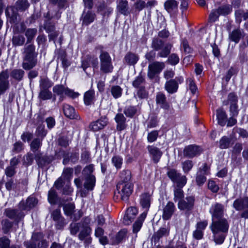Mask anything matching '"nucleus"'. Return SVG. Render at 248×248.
Returning a JSON list of instances; mask_svg holds the SVG:
<instances>
[{
  "mask_svg": "<svg viewBox=\"0 0 248 248\" xmlns=\"http://www.w3.org/2000/svg\"><path fill=\"white\" fill-rule=\"evenodd\" d=\"M229 228V223L225 218L212 220L210 228L213 233L214 242L216 244H222L225 240V235Z\"/></svg>",
  "mask_w": 248,
  "mask_h": 248,
  "instance_id": "f257e3e1",
  "label": "nucleus"
},
{
  "mask_svg": "<svg viewBox=\"0 0 248 248\" xmlns=\"http://www.w3.org/2000/svg\"><path fill=\"white\" fill-rule=\"evenodd\" d=\"M23 60L22 67L25 70L32 68L36 64L37 53L35 52V46L31 43H26L23 48Z\"/></svg>",
  "mask_w": 248,
  "mask_h": 248,
  "instance_id": "f03ea898",
  "label": "nucleus"
},
{
  "mask_svg": "<svg viewBox=\"0 0 248 248\" xmlns=\"http://www.w3.org/2000/svg\"><path fill=\"white\" fill-rule=\"evenodd\" d=\"M151 46L155 50H160L157 53V56L161 58L168 57L172 47V44L169 43L164 44L162 40L158 38L153 39Z\"/></svg>",
  "mask_w": 248,
  "mask_h": 248,
  "instance_id": "7ed1b4c3",
  "label": "nucleus"
},
{
  "mask_svg": "<svg viewBox=\"0 0 248 248\" xmlns=\"http://www.w3.org/2000/svg\"><path fill=\"white\" fill-rule=\"evenodd\" d=\"M48 246V242L41 232L33 233L31 241L26 244V248H47Z\"/></svg>",
  "mask_w": 248,
  "mask_h": 248,
  "instance_id": "20e7f679",
  "label": "nucleus"
},
{
  "mask_svg": "<svg viewBox=\"0 0 248 248\" xmlns=\"http://www.w3.org/2000/svg\"><path fill=\"white\" fill-rule=\"evenodd\" d=\"M99 59L101 71L105 73L112 72L113 66L109 54L107 52L101 51Z\"/></svg>",
  "mask_w": 248,
  "mask_h": 248,
  "instance_id": "39448f33",
  "label": "nucleus"
},
{
  "mask_svg": "<svg viewBox=\"0 0 248 248\" xmlns=\"http://www.w3.org/2000/svg\"><path fill=\"white\" fill-rule=\"evenodd\" d=\"M90 222L89 218H86L84 221L82 222V228L78 235L80 240L84 241L85 245L91 244L92 239L90 237V233L92 232V229L89 227V224Z\"/></svg>",
  "mask_w": 248,
  "mask_h": 248,
  "instance_id": "423d86ee",
  "label": "nucleus"
},
{
  "mask_svg": "<svg viewBox=\"0 0 248 248\" xmlns=\"http://www.w3.org/2000/svg\"><path fill=\"white\" fill-rule=\"evenodd\" d=\"M133 186L130 183H118L117 190L122 200L127 201L133 191Z\"/></svg>",
  "mask_w": 248,
  "mask_h": 248,
  "instance_id": "0eeeda50",
  "label": "nucleus"
},
{
  "mask_svg": "<svg viewBox=\"0 0 248 248\" xmlns=\"http://www.w3.org/2000/svg\"><path fill=\"white\" fill-rule=\"evenodd\" d=\"M167 176L177 186L183 187L186 183L187 179L184 175H182L175 169H170L167 172Z\"/></svg>",
  "mask_w": 248,
  "mask_h": 248,
  "instance_id": "6e6552de",
  "label": "nucleus"
},
{
  "mask_svg": "<svg viewBox=\"0 0 248 248\" xmlns=\"http://www.w3.org/2000/svg\"><path fill=\"white\" fill-rule=\"evenodd\" d=\"M209 213L211 215L212 220L224 218V206L218 202L212 204L209 209Z\"/></svg>",
  "mask_w": 248,
  "mask_h": 248,
  "instance_id": "1a4fd4ad",
  "label": "nucleus"
},
{
  "mask_svg": "<svg viewBox=\"0 0 248 248\" xmlns=\"http://www.w3.org/2000/svg\"><path fill=\"white\" fill-rule=\"evenodd\" d=\"M54 93L58 95L62 96L63 94L67 95L73 98L77 97L79 95L78 93L74 92L73 91L65 87L62 85H56L53 88Z\"/></svg>",
  "mask_w": 248,
  "mask_h": 248,
  "instance_id": "9d476101",
  "label": "nucleus"
},
{
  "mask_svg": "<svg viewBox=\"0 0 248 248\" xmlns=\"http://www.w3.org/2000/svg\"><path fill=\"white\" fill-rule=\"evenodd\" d=\"M195 201L194 196H187L178 202V208L181 210L190 211L193 209Z\"/></svg>",
  "mask_w": 248,
  "mask_h": 248,
  "instance_id": "9b49d317",
  "label": "nucleus"
},
{
  "mask_svg": "<svg viewBox=\"0 0 248 248\" xmlns=\"http://www.w3.org/2000/svg\"><path fill=\"white\" fill-rule=\"evenodd\" d=\"M202 152V149L200 146L193 144L185 147L183 151V155L186 157L192 158L199 155Z\"/></svg>",
  "mask_w": 248,
  "mask_h": 248,
  "instance_id": "f8f14e48",
  "label": "nucleus"
},
{
  "mask_svg": "<svg viewBox=\"0 0 248 248\" xmlns=\"http://www.w3.org/2000/svg\"><path fill=\"white\" fill-rule=\"evenodd\" d=\"M51 216L53 220L55 222V226L57 229L62 230L66 225L67 222L62 216L60 209L54 210L52 212Z\"/></svg>",
  "mask_w": 248,
  "mask_h": 248,
  "instance_id": "ddd939ff",
  "label": "nucleus"
},
{
  "mask_svg": "<svg viewBox=\"0 0 248 248\" xmlns=\"http://www.w3.org/2000/svg\"><path fill=\"white\" fill-rule=\"evenodd\" d=\"M163 62H155L150 64L148 66V77L150 79L154 78L155 75L161 72L164 67Z\"/></svg>",
  "mask_w": 248,
  "mask_h": 248,
  "instance_id": "4468645a",
  "label": "nucleus"
},
{
  "mask_svg": "<svg viewBox=\"0 0 248 248\" xmlns=\"http://www.w3.org/2000/svg\"><path fill=\"white\" fill-rule=\"evenodd\" d=\"M184 79L182 77H176L174 79H170L166 82L165 88L170 93H175L178 88V84L183 82Z\"/></svg>",
  "mask_w": 248,
  "mask_h": 248,
  "instance_id": "2eb2a0df",
  "label": "nucleus"
},
{
  "mask_svg": "<svg viewBox=\"0 0 248 248\" xmlns=\"http://www.w3.org/2000/svg\"><path fill=\"white\" fill-rule=\"evenodd\" d=\"M232 206L238 211L248 209V197L245 196L236 199L233 202Z\"/></svg>",
  "mask_w": 248,
  "mask_h": 248,
  "instance_id": "dca6fc26",
  "label": "nucleus"
},
{
  "mask_svg": "<svg viewBox=\"0 0 248 248\" xmlns=\"http://www.w3.org/2000/svg\"><path fill=\"white\" fill-rule=\"evenodd\" d=\"M4 214L7 217L12 219H15L17 223L23 218L24 216L23 213L19 212L18 210L10 208L5 209Z\"/></svg>",
  "mask_w": 248,
  "mask_h": 248,
  "instance_id": "f3484780",
  "label": "nucleus"
},
{
  "mask_svg": "<svg viewBox=\"0 0 248 248\" xmlns=\"http://www.w3.org/2000/svg\"><path fill=\"white\" fill-rule=\"evenodd\" d=\"M138 213L136 208L131 207L127 209L123 218V222L125 225L130 224L135 219Z\"/></svg>",
  "mask_w": 248,
  "mask_h": 248,
  "instance_id": "a211bd4d",
  "label": "nucleus"
},
{
  "mask_svg": "<svg viewBox=\"0 0 248 248\" xmlns=\"http://www.w3.org/2000/svg\"><path fill=\"white\" fill-rule=\"evenodd\" d=\"M96 17L95 14L91 11H84L81 20L83 25L88 26L93 22Z\"/></svg>",
  "mask_w": 248,
  "mask_h": 248,
  "instance_id": "6ab92c4d",
  "label": "nucleus"
},
{
  "mask_svg": "<svg viewBox=\"0 0 248 248\" xmlns=\"http://www.w3.org/2000/svg\"><path fill=\"white\" fill-rule=\"evenodd\" d=\"M37 203V199L34 197H29L26 202H21L19 204V208L24 210H30L34 207Z\"/></svg>",
  "mask_w": 248,
  "mask_h": 248,
  "instance_id": "aec40b11",
  "label": "nucleus"
},
{
  "mask_svg": "<svg viewBox=\"0 0 248 248\" xmlns=\"http://www.w3.org/2000/svg\"><path fill=\"white\" fill-rule=\"evenodd\" d=\"M175 210V206L172 202H169L163 209L162 218L164 220L169 219Z\"/></svg>",
  "mask_w": 248,
  "mask_h": 248,
  "instance_id": "412c9836",
  "label": "nucleus"
},
{
  "mask_svg": "<svg viewBox=\"0 0 248 248\" xmlns=\"http://www.w3.org/2000/svg\"><path fill=\"white\" fill-rule=\"evenodd\" d=\"M234 141L235 140L231 136H224L220 139L218 146L221 149H228L234 144Z\"/></svg>",
  "mask_w": 248,
  "mask_h": 248,
  "instance_id": "4be33fe9",
  "label": "nucleus"
},
{
  "mask_svg": "<svg viewBox=\"0 0 248 248\" xmlns=\"http://www.w3.org/2000/svg\"><path fill=\"white\" fill-rule=\"evenodd\" d=\"M108 119L106 117H102L100 119L91 124L90 127L94 131H97L103 129L108 124Z\"/></svg>",
  "mask_w": 248,
  "mask_h": 248,
  "instance_id": "5701e85b",
  "label": "nucleus"
},
{
  "mask_svg": "<svg viewBox=\"0 0 248 248\" xmlns=\"http://www.w3.org/2000/svg\"><path fill=\"white\" fill-rule=\"evenodd\" d=\"M34 158L37 164L40 167H43L46 164L50 163L53 159L52 157L43 156L42 154L39 152L35 155Z\"/></svg>",
  "mask_w": 248,
  "mask_h": 248,
  "instance_id": "b1692460",
  "label": "nucleus"
},
{
  "mask_svg": "<svg viewBox=\"0 0 248 248\" xmlns=\"http://www.w3.org/2000/svg\"><path fill=\"white\" fill-rule=\"evenodd\" d=\"M63 112L65 116L69 119H79V116L75 112V108L68 104H64L63 105Z\"/></svg>",
  "mask_w": 248,
  "mask_h": 248,
  "instance_id": "393cba45",
  "label": "nucleus"
},
{
  "mask_svg": "<svg viewBox=\"0 0 248 248\" xmlns=\"http://www.w3.org/2000/svg\"><path fill=\"white\" fill-rule=\"evenodd\" d=\"M147 149L154 162L155 163H157L162 156L161 151L159 149L154 146H148Z\"/></svg>",
  "mask_w": 248,
  "mask_h": 248,
  "instance_id": "a878e982",
  "label": "nucleus"
},
{
  "mask_svg": "<svg viewBox=\"0 0 248 248\" xmlns=\"http://www.w3.org/2000/svg\"><path fill=\"white\" fill-rule=\"evenodd\" d=\"M127 231L122 230L119 232L114 236L110 238L111 244L117 245L121 243L126 237Z\"/></svg>",
  "mask_w": 248,
  "mask_h": 248,
  "instance_id": "bb28decb",
  "label": "nucleus"
},
{
  "mask_svg": "<svg viewBox=\"0 0 248 248\" xmlns=\"http://www.w3.org/2000/svg\"><path fill=\"white\" fill-rule=\"evenodd\" d=\"M151 199V195L146 193L141 194L140 197V204L146 213L150 206Z\"/></svg>",
  "mask_w": 248,
  "mask_h": 248,
  "instance_id": "cd10ccee",
  "label": "nucleus"
},
{
  "mask_svg": "<svg viewBox=\"0 0 248 248\" xmlns=\"http://www.w3.org/2000/svg\"><path fill=\"white\" fill-rule=\"evenodd\" d=\"M17 11L19 10L14 6L9 7L6 9L5 14L10 18V22L11 23H15L17 21Z\"/></svg>",
  "mask_w": 248,
  "mask_h": 248,
  "instance_id": "c85d7f7f",
  "label": "nucleus"
},
{
  "mask_svg": "<svg viewBox=\"0 0 248 248\" xmlns=\"http://www.w3.org/2000/svg\"><path fill=\"white\" fill-rule=\"evenodd\" d=\"M156 102L161 108L165 109H168L170 108L169 104L166 101L165 95L162 93H158L156 94Z\"/></svg>",
  "mask_w": 248,
  "mask_h": 248,
  "instance_id": "c756f323",
  "label": "nucleus"
},
{
  "mask_svg": "<svg viewBox=\"0 0 248 248\" xmlns=\"http://www.w3.org/2000/svg\"><path fill=\"white\" fill-rule=\"evenodd\" d=\"M146 217V212H143L133 225V232L137 233L140 229L143 222Z\"/></svg>",
  "mask_w": 248,
  "mask_h": 248,
  "instance_id": "7c9ffc66",
  "label": "nucleus"
},
{
  "mask_svg": "<svg viewBox=\"0 0 248 248\" xmlns=\"http://www.w3.org/2000/svg\"><path fill=\"white\" fill-rule=\"evenodd\" d=\"M95 101V92L93 90H90L85 93L84 101L86 105H90Z\"/></svg>",
  "mask_w": 248,
  "mask_h": 248,
  "instance_id": "2f4dec72",
  "label": "nucleus"
},
{
  "mask_svg": "<svg viewBox=\"0 0 248 248\" xmlns=\"http://www.w3.org/2000/svg\"><path fill=\"white\" fill-rule=\"evenodd\" d=\"M242 32V31L239 28L234 29L229 33V39L232 41L237 43L241 39Z\"/></svg>",
  "mask_w": 248,
  "mask_h": 248,
  "instance_id": "473e14b6",
  "label": "nucleus"
},
{
  "mask_svg": "<svg viewBox=\"0 0 248 248\" xmlns=\"http://www.w3.org/2000/svg\"><path fill=\"white\" fill-rule=\"evenodd\" d=\"M164 6L169 13L174 12L177 10L178 3L175 0H168L165 2Z\"/></svg>",
  "mask_w": 248,
  "mask_h": 248,
  "instance_id": "72a5a7b5",
  "label": "nucleus"
},
{
  "mask_svg": "<svg viewBox=\"0 0 248 248\" xmlns=\"http://www.w3.org/2000/svg\"><path fill=\"white\" fill-rule=\"evenodd\" d=\"M37 33L36 28H28L25 31V35L27 38L26 43H31Z\"/></svg>",
  "mask_w": 248,
  "mask_h": 248,
  "instance_id": "f704fd0d",
  "label": "nucleus"
},
{
  "mask_svg": "<svg viewBox=\"0 0 248 248\" xmlns=\"http://www.w3.org/2000/svg\"><path fill=\"white\" fill-rule=\"evenodd\" d=\"M139 59L138 55L131 52L127 53L124 58L125 62L129 65H135Z\"/></svg>",
  "mask_w": 248,
  "mask_h": 248,
  "instance_id": "c9c22d12",
  "label": "nucleus"
},
{
  "mask_svg": "<svg viewBox=\"0 0 248 248\" xmlns=\"http://www.w3.org/2000/svg\"><path fill=\"white\" fill-rule=\"evenodd\" d=\"M217 117L218 124L221 126H224L227 118L226 112L222 109H218L217 110Z\"/></svg>",
  "mask_w": 248,
  "mask_h": 248,
  "instance_id": "e433bc0d",
  "label": "nucleus"
},
{
  "mask_svg": "<svg viewBox=\"0 0 248 248\" xmlns=\"http://www.w3.org/2000/svg\"><path fill=\"white\" fill-rule=\"evenodd\" d=\"M170 232V227H162L160 228L154 235L155 240H158L160 238L164 236H168Z\"/></svg>",
  "mask_w": 248,
  "mask_h": 248,
  "instance_id": "4c0bfd02",
  "label": "nucleus"
},
{
  "mask_svg": "<svg viewBox=\"0 0 248 248\" xmlns=\"http://www.w3.org/2000/svg\"><path fill=\"white\" fill-rule=\"evenodd\" d=\"M25 74L24 71L20 69H14L10 73L12 78L17 81L22 80Z\"/></svg>",
  "mask_w": 248,
  "mask_h": 248,
  "instance_id": "58836bf2",
  "label": "nucleus"
},
{
  "mask_svg": "<svg viewBox=\"0 0 248 248\" xmlns=\"http://www.w3.org/2000/svg\"><path fill=\"white\" fill-rule=\"evenodd\" d=\"M95 184V177L93 175H90L86 178L84 183V187L88 190H92L93 189Z\"/></svg>",
  "mask_w": 248,
  "mask_h": 248,
  "instance_id": "ea45409f",
  "label": "nucleus"
},
{
  "mask_svg": "<svg viewBox=\"0 0 248 248\" xmlns=\"http://www.w3.org/2000/svg\"><path fill=\"white\" fill-rule=\"evenodd\" d=\"M53 85V83L47 77L41 78L39 81V87L40 89L48 90Z\"/></svg>",
  "mask_w": 248,
  "mask_h": 248,
  "instance_id": "a19ab883",
  "label": "nucleus"
},
{
  "mask_svg": "<svg viewBox=\"0 0 248 248\" xmlns=\"http://www.w3.org/2000/svg\"><path fill=\"white\" fill-rule=\"evenodd\" d=\"M183 187L175 186L174 188V202H179L180 200L184 198V193L182 188Z\"/></svg>",
  "mask_w": 248,
  "mask_h": 248,
  "instance_id": "79ce46f5",
  "label": "nucleus"
},
{
  "mask_svg": "<svg viewBox=\"0 0 248 248\" xmlns=\"http://www.w3.org/2000/svg\"><path fill=\"white\" fill-rule=\"evenodd\" d=\"M120 178L121 181L119 183H127L131 179V171L128 170H124L120 173Z\"/></svg>",
  "mask_w": 248,
  "mask_h": 248,
  "instance_id": "37998d69",
  "label": "nucleus"
},
{
  "mask_svg": "<svg viewBox=\"0 0 248 248\" xmlns=\"http://www.w3.org/2000/svg\"><path fill=\"white\" fill-rule=\"evenodd\" d=\"M119 11L122 14L126 15L128 14V1L127 0H120L118 6Z\"/></svg>",
  "mask_w": 248,
  "mask_h": 248,
  "instance_id": "c03bdc74",
  "label": "nucleus"
},
{
  "mask_svg": "<svg viewBox=\"0 0 248 248\" xmlns=\"http://www.w3.org/2000/svg\"><path fill=\"white\" fill-rule=\"evenodd\" d=\"M61 205L63 206L64 213L67 216H71L74 213L75 208V205L72 203H68L67 204L61 203Z\"/></svg>",
  "mask_w": 248,
  "mask_h": 248,
  "instance_id": "a18cd8bd",
  "label": "nucleus"
},
{
  "mask_svg": "<svg viewBox=\"0 0 248 248\" xmlns=\"http://www.w3.org/2000/svg\"><path fill=\"white\" fill-rule=\"evenodd\" d=\"M25 42V38L22 35H16L13 36L12 43L14 46H22Z\"/></svg>",
  "mask_w": 248,
  "mask_h": 248,
  "instance_id": "49530a36",
  "label": "nucleus"
},
{
  "mask_svg": "<svg viewBox=\"0 0 248 248\" xmlns=\"http://www.w3.org/2000/svg\"><path fill=\"white\" fill-rule=\"evenodd\" d=\"M82 228V223H71L69 227V229L71 235H75L79 232L80 229Z\"/></svg>",
  "mask_w": 248,
  "mask_h": 248,
  "instance_id": "de8ad7c7",
  "label": "nucleus"
},
{
  "mask_svg": "<svg viewBox=\"0 0 248 248\" xmlns=\"http://www.w3.org/2000/svg\"><path fill=\"white\" fill-rule=\"evenodd\" d=\"M29 6L28 0H18L16 2V8L20 11H25Z\"/></svg>",
  "mask_w": 248,
  "mask_h": 248,
  "instance_id": "09e8293b",
  "label": "nucleus"
},
{
  "mask_svg": "<svg viewBox=\"0 0 248 248\" xmlns=\"http://www.w3.org/2000/svg\"><path fill=\"white\" fill-rule=\"evenodd\" d=\"M58 200V195L56 191L53 189H51L48 193V201L51 204H54Z\"/></svg>",
  "mask_w": 248,
  "mask_h": 248,
  "instance_id": "8fccbe9b",
  "label": "nucleus"
},
{
  "mask_svg": "<svg viewBox=\"0 0 248 248\" xmlns=\"http://www.w3.org/2000/svg\"><path fill=\"white\" fill-rule=\"evenodd\" d=\"M42 139L40 138L34 139L31 143V148L32 152H35L42 146Z\"/></svg>",
  "mask_w": 248,
  "mask_h": 248,
  "instance_id": "3c124183",
  "label": "nucleus"
},
{
  "mask_svg": "<svg viewBox=\"0 0 248 248\" xmlns=\"http://www.w3.org/2000/svg\"><path fill=\"white\" fill-rule=\"evenodd\" d=\"M122 91V89L117 85L112 86L110 90L111 94L115 99L118 98L121 96Z\"/></svg>",
  "mask_w": 248,
  "mask_h": 248,
  "instance_id": "603ef678",
  "label": "nucleus"
},
{
  "mask_svg": "<svg viewBox=\"0 0 248 248\" xmlns=\"http://www.w3.org/2000/svg\"><path fill=\"white\" fill-rule=\"evenodd\" d=\"M52 93L48 90L46 89H40V93H39V97L43 100H48L52 98Z\"/></svg>",
  "mask_w": 248,
  "mask_h": 248,
  "instance_id": "864d4df0",
  "label": "nucleus"
},
{
  "mask_svg": "<svg viewBox=\"0 0 248 248\" xmlns=\"http://www.w3.org/2000/svg\"><path fill=\"white\" fill-rule=\"evenodd\" d=\"M220 15L226 16L229 15L232 11V7L230 5H224L217 8Z\"/></svg>",
  "mask_w": 248,
  "mask_h": 248,
  "instance_id": "5fc2aeb1",
  "label": "nucleus"
},
{
  "mask_svg": "<svg viewBox=\"0 0 248 248\" xmlns=\"http://www.w3.org/2000/svg\"><path fill=\"white\" fill-rule=\"evenodd\" d=\"M145 82L144 78L141 76H139L133 81L132 85L135 88H140L144 86Z\"/></svg>",
  "mask_w": 248,
  "mask_h": 248,
  "instance_id": "6e6d98bb",
  "label": "nucleus"
},
{
  "mask_svg": "<svg viewBox=\"0 0 248 248\" xmlns=\"http://www.w3.org/2000/svg\"><path fill=\"white\" fill-rule=\"evenodd\" d=\"M238 102V97L234 93H231L228 95L227 102H224V105L237 104Z\"/></svg>",
  "mask_w": 248,
  "mask_h": 248,
  "instance_id": "4d7b16f0",
  "label": "nucleus"
},
{
  "mask_svg": "<svg viewBox=\"0 0 248 248\" xmlns=\"http://www.w3.org/2000/svg\"><path fill=\"white\" fill-rule=\"evenodd\" d=\"M123 159L119 155H115L111 159V162L113 165L117 169H120L122 167Z\"/></svg>",
  "mask_w": 248,
  "mask_h": 248,
  "instance_id": "13d9d810",
  "label": "nucleus"
},
{
  "mask_svg": "<svg viewBox=\"0 0 248 248\" xmlns=\"http://www.w3.org/2000/svg\"><path fill=\"white\" fill-rule=\"evenodd\" d=\"M182 169L185 173H187L192 169L193 163L192 160H186L182 162Z\"/></svg>",
  "mask_w": 248,
  "mask_h": 248,
  "instance_id": "bf43d9fd",
  "label": "nucleus"
},
{
  "mask_svg": "<svg viewBox=\"0 0 248 248\" xmlns=\"http://www.w3.org/2000/svg\"><path fill=\"white\" fill-rule=\"evenodd\" d=\"M10 240L6 237L0 239V248H16V247L13 245L10 246Z\"/></svg>",
  "mask_w": 248,
  "mask_h": 248,
  "instance_id": "052dcab7",
  "label": "nucleus"
},
{
  "mask_svg": "<svg viewBox=\"0 0 248 248\" xmlns=\"http://www.w3.org/2000/svg\"><path fill=\"white\" fill-rule=\"evenodd\" d=\"M137 111V109L136 107L129 106L126 108L124 110V113L127 117H133Z\"/></svg>",
  "mask_w": 248,
  "mask_h": 248,
  "instance_id": "680f3d73",
  "label": "nucleus"
},
{
  "mask_svg": "<svg viewBox=\"0 0 248 248\" xmlns=\"http://www.w3.org/2000/svg\"><path fill=\"white\" fill-rule=\"evenodd\" d=\"M9 73L8 69L2 71L0 73V83H9Z\"/></svg>",
  "mask_w": 248,
  "mask_h": 248,
  "instance_id": "e2e57ef3",
  "label": "nucleus"
},
{
  "mask_svg": "<svg viewBox=\"0 0 248 248\" xmlns=\"http://www.w3.org/2000/svg\"><path fill=\"white\" fill-rule=\"evenodd\" d=\"M1 224L2 230L5 233H7L13 226L12 222L7 219L2 220Z\"/></svg>",
  "mask_w": 248,
  "mask_h": 248,
  "instance_id": "0e129e2a",
  "label": "nucleus"
},
{
  "mask_svg": "<svg viewBox=\"0 0 248 248\" xmlns=\"http://www.w3.org/2000/svg\"><path fill=\"white\" fill-rule=\"evenodd\" d=\"M168 62L171 65H176L179 62V56L175 53H172L169 56Z\"/></svg>",
  "mask_w": 248,
  "mask_h": 248,
  "instance_id": "69168bd1",
  "label": "nucleus"
},
{
  "mask_svg": "<svg viewBox=\"0 0 248 248\" xmlns=\"http://www.w3.org/2000/svg\"><path fill=\"white\" fill-rule=\"evenodd\" d=\"M158 131L153 130L149 133L147 136V140L149 142L155 141L158 136Z\"/></svg>",
  "mask_w": 248,
  "mask_h": 248,
  "instance_id": "338daca9",
  "label": "nucleus"
},
{
  "mask_svg": "<svg viewBox=\"0 0 248 248\" xmlns=\"http://www.w3.org/2000/svg\"><path fill=\"white\" fill-rule=\"evenodd\" d=\"M36 133L37 136L42 139L46 136L47 132L45 129L44 125L39 126L36 130Z\"/></svg>",
  "mask_w": 248,
  "mask_h": 248,
  "instance_id": "774afa93",
  "label": "nucleus"
}]
</instances>
